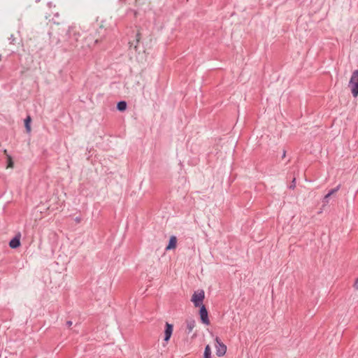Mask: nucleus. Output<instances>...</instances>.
<instances>
[{"label":"nucleus","mask_w":358,"mask_h":358,"mask_svg":"<svg viewBox=\"0 0 358 358\" xmlns=\"http://www.w3.org/2000/svg\"><path fill=\"white\" fill-rule=\"evenodd\" d=\"M80 34L76 27H69L66 31L67 41L71 46H74Z\"/></svg>","instance_id":"obj_1"},{"label":"nucleus","mask_w":358,"mask_h":358,"mask_svg":"<svg viewBox=\"0 0 358 358\" xmlns=\"http://www.w3.org/2000/svg\"><path fill=\"white\" fill-rule=\"evenodd\" d=\"M349 87L351 89L352 96L357 97L358 96V70H355L349 82Z\"/></svg>","instance_id":"obj_2"},{"label":"nucleus","mask_w":358,"mask_h":358,"mask_svg":"<svg viewBox=\"0 0 358 358\" xmlns=\"http://www.w3.org/2000/svg\"><path fill=\"white\" fill-rule=\"evenodd\" d=\"M204 297V291L203 289H198L194 292L191 301L193 302L195 307H199L203 305Z\"/></svg>","instance_id":"obj_3"},{"label":"nucleus","mask_w":358,"mask_h":358,"mask_svg":"<svg viewBox=\"0 0 358 358\" xmlns=\"http://www.w3.org/2000/svg\"><path fill=\"white\" fill-rule=\"evenodd\" d=\"M216 342V355L218 357H222L225 355L227 352V346L221 342V340L219 337H216L215 339Z\"/></svg>","instance_id":"obj_4"},{"label":"nucleus","mask_w":358,"mask_h":358,"mask_svg":"<svg viewBox=\"0 0 358 358\" xmlns=\"http://www.w3.org/2000/svg\"><path fill=\"white\" fill-rule=\"evenodd\" d=\"M199 314L202 323L208 325L210 324V321L208 319V314L206 308L205 307L204 305L199 306Z\"/></svg>","instance_id":"obj_5"},{"label":"nucleus","mask_w":358,"mask_h":358,"mask_svg":"<svg viewBox=\"0 0 358 358\" xmlns=\"http://www.w3.org/2000/svg\"><path fill=\"white\" fill-rule=\"evenodd\" d=\"M173 331V325L169 322H166L165 324V329H164V341L166 343H168L170 340Z\"/></svg>","instance_id":"obj_6"},{"label":"nucleus","mask_w":358,"mask_h":358,"mask_svg":"<svg viewBox=\"0 0 358 358\" xmlns=\"http://www.w3.org/2000/svg\"><path fill=\"white\" fill-rule=\"evenodd\" d=\"M140 40H141V34H140L139 31H138L136 34L135 39L133 40V41H129V48H134V49L136 51L137 49H138V43L140 42Z\"/></svg>","instance_id":"obj_7"},{"label":"nucleus","mask_w":358,"mask_h":358,"mask_svg":"<svg viewBox=\"0 0 358 358\" xmlns=\"http://www.w3.org/2000/svg\"><path fill=\"white\" fill-rule=\"evenodd\" d=\"M185 324H186V333L187 334H189L192 331L194 328L195 327L196 322L194 320L189 318V319L186 320Z\"/></svg>","instance_id":"obj_8"},{"label":"nucleus","mask_w":358,"mask_h":358,"mask_svg":"<svg viewBox=\"0 0 358 358\" xmlns=\"http://www.w3.org/2000/svg\"><path fill=\"white\" fill-rule=\"evenodd\" d=\"M20 245V236H15L9 242V246L10 248L15 249Z\"/></svg>","instance_id":"obj_9"},{"label":"nucleus","mask_w":358,"mask_h":358,"mask_svg":"<svg viewBox=\"0 0 358 358\" xmlns=\"http://www.w3.org/2000/svg\"><path fill=\"white\" fill-rule=\"evenodd\" d=\"M177 239L176 236H171L169 239V244L166 247V250H170L176 247Z\"/></svg>","instance_id":"obj_10"},{"label":"nucleus","mask_w":358,"mask_h":358,"mask_svg":"<svg viewBox=\"0 0 358 358\" xmlns=\"http://www.w3.org/2000/svg\"><path fill=\"white\" fill-rule=\"evenodd\" d=\"M127 102L125 101H120L117 104V109L119 111H124L127 108Z\"/></svg>","instance_id":"obj_11"},{"label":"nucleus","mask_w":358,"mask_h":358,"mask_svg":"<svg viewBox=\"0 0 358 358\" xmlns=\"http://www.w3.org/2000/svg\"><path fill=\"white\" fill-rule=\"evenodd\" d=\"M203 358H211V349L208 345L205 347Z\"/></svg>","instance_id":"obj_12"},{"label":"nucleus","mask_w":358,"mask_h":358,"mask_svg":"<svg viewBox=\"0 0 358 358\" xmlns=\"http://www.w3.org/2000/svg\"><path fill=\"white\" fill-rule=\"evenodd\" d=\"M30 122H31V117L29 116H28L24 120V126H25V128H26L27 131H30V130H31Z\"/></svg>","instance_id":"obj_13"},{"label":"nucleus","mask_w":358,"mask_h":358,"mask_svg":"<svg viewBox=\"0 0 358 358\" xmlns=\"http://www.w3.org/2000/svg\"><path fill=\"white\" fill-rule=\"evenodd\" d=\"M340 187H341V185H338L336 187H335V188H334V189H331V190L328 192V193H329V195H331V196L333 194H334V193H336V192H338V189H340Z\"/></svg>","instance_id":"obj_14"},{"label":"nucleus","mask_w":358,"mask_h":358,"mask_svg":"<svg viewBox=\"0 0 358 358\" xmlns=\"http://www.w3.org/2000/svg\"><path fill=\"white\" fill-rule=\"evenodd\" d=\"M330 196H331V195H329V193H328V194H327L324 196V199H323V201H323V203H324V204H327V203H329V197H330Z\"/></svg>","instance_id":"obj_15"},{"label":"nucleus","mask_w":358,"mask_h":358,"mask_svg":"<svg viewBox=\"0 0 358 358\" xmlns=\"http://www.w3.org/2000/svg\"><path fill=\"white\" fill-rule=\"evenodd\" d=\"M295 187H296V178H294L292 181L291 185L289 186V188L291 189H294L295 188Z\"/></svg>","instance_id":"obj_16"},{"label":"nucleus","mask_w":358,"mask_h":358,"mask_svg":"<svg viewBox=\"0 0 358 358\" xmlns=\"http://www.w3.org/2000/svg\"><path fill=\"white\" fill-rule=\"evenodd\" d=\"M16 38L14 37L13 34L8 38V41L10 44H15Z\"/></svg>","instance_id":"obj_17"},{"label":"nucleus","mask_w":358,"mask_h":358,"mask_svg":"<svg viewBox=\"0 0 358 358\" xmlns=\"http://www.w3.org/2000/svg\"><path fill=\"white\" fill-rule=\"evenodd\" d=\"M354 286L356 289H358V278L355 280Z\"/></svg>","instance_id":"obj_18"},{"label":"nucleus","mask_w":358,"mask_h":358,"mask_svg":"<svg viewBox=\"0 0 358 358\" xmlns=\"http://www.w3.org/2000/svg\"><path fill=\"white\" fill-rule=\"evenodd\" d=\"M66 325L69 327L72 325V322L71 321H67L66 322Z\"/></svg>","instance_id":"obj_19"},{"label":"nucleus","mask_w":358,"mask_h":358,"mask_svg":"<svg viewBox=\"0 0 358 358\" xmlns=\"http://www.w3.org/2000/svg\"><path fill=\"white\" fill-rule=\"evenodd\" d=\"M75 221L76 222H80V218L77 217H76Z\"/></svg>","instance_id":"obj_20"},{"label":"nucleus","mask_w":358,"mask_h":358,"mask_svg":"<svg viewBox=\"0 0 358 358\" xmlns=\"http://www.w3.org/2000/svg\"><path fill=\"white\" fill-rule=\"evenodd\" d=\"M285 154H286V151H285V150H284V151H283V153H282V157H285Z\"/></svg>","instance_id":"obj_21"}]
</instances>
